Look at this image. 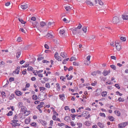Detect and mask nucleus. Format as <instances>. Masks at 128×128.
Returning <instances> with one entry per match:
<instances>
[{
	"label": "nucleus",
	"instance_id": "1",
	"mask_svg": "<svg viewBox=\"0 0 128 128\" xmlns=\"http://www.w3.org/2000/svg\"><path fill=\"white\" fill-rule=\"evenodd\" d=\"M46 94L45 92H42L38 96V98L41 100L42 101L46 98Z\"/></svg>",
	"mask_w": 128,
	"mask_h": 128
},
{
	"label": "nucleus",
	"instance_id": "2",
	"mask_svg": "<svg viewBox=\"0 0 128 128\" xmlns=\"http://www.w3.org/2000/svg\"><path fill=\"white\" fill-rule=\"evenodd\" d=\"M72 31L73 35H74L78 34L79 33L80 30H78L76 28H74L70 29Z\"/></svg>",
	"mask_w": 128,
	"mask_h": 128
},
{
	"label": "nucleus",
	"instance_id": "3",
	"mask_svg": "<svg viewBox=\"0 0 128 128\" xmlns=\"http://www.w3.org/2000/svg\"><path fill=\"white\" fill-rule=\"evenodd\" d=\"M20 67L19 66H17L15 70L12 73L14 74H18L20 70Z\"/></svg>",
	"mask_w": 128,
	"mask_h": 128
},
{
	"label": "nucleus",
	"instance_id": "4",
	"mask_svg": "<svg viewBox=\"0 0 128 128\" xmlns=\"http://www.w3.org/2000/svg\"><path fill=\"white\" fill-rule=\"evenodd\" d=\"M54 56L56 59L58 61H61L62 60L60 57L58 56V53L56 52L54 55Z\"/></svg>",
	"mask_w": 128,
	"mask_h": 128
},
{
	"label": "nucleus",
	"instance_id": "5",
	"mask_svg": "<svg viewBox=\"0 0 128 128\" xmlns=\"http://www.w3.org/2000/svg\"><path fill=\"white\" fill-rule=\"evenodd\" d=\"M94 2V4L96 6H97L98 4L101 5H102L103 4L101 0H95Z\"/></svg>",
	"mask_w": 128,
	"mask_h": 128
},
{
	"label": "nucleus",
	"instance_id": "6",
	"mask_svg": "<svg viewBox=\"0 0 128 128\" xmlns=\"http://www.w3.org/2000/svg\"><path fill=\"white\" fill-rule=\"evenodd\" d=\"M115 46L116 49L118 51H119L121 48V46L120 44L118 43H116Z\"/></svg>",
	"mask_w": 128,
	"mask_h": 128
},
{
	"label": "nucleus",
	"instance_id": "7",
	"mask_svg": "<svg viewBox=\"0 0 128 128\" xmlns=\"http://www.w3.org/2000/svg\"><path fill=\"white\" fill-rule=\"evenodd\" d=\"M119 21L118 18L117 16L114 17L112 19V22L114 23H116L118 22Z\"/></svg>",
	"mask_w": 128,
	"mask_h": 128
},
{
	"label": "nucleus",
	"instance_id": "8",
	"mask_svg": "<svg viewBox=\"0 0 128 128\" xmlns=\"http://www.w3.org/2000/svg\"><path fill=\"white\" fill-rule=\"evenodd\" d=\"M101 90L99 89H98L95 91V95L96 96H99L101 94Z\"/></svg>",
	"mask_w": 128,
	"mask_h": 128
},
{
	"label": "nucleus",
	"instance_id": "9",
	"mask_svg": "<svg viewBox=\"0 0 128 128\" xmlns=\"http://www.w3.org/2000/svg\"><path fill=\"white\" fill-rule=\"evenodd\" d=\"M41 80V82L42 84H44L46 81H47L48 80V79L47 78H44L42 79L41 78L40 79Z\"/></svg>",
	"mask_w": 128,
	"mask_h": 128
},
{
	"label": "nucleus",
	"instance_id": "10",
	"mask_svg": "<svg viewBox=\"0 0 128 128\" xmlns=\"http://www.w3.org/2000/svg\"><path fill=\"white\" fill-rule=\"evenodd\" d=\"M21 8L23 10H25L28 7V5L25 4L20 6Z\"/></svg>",
	"mask_w": 128,
	"mask_h": 128
},
{
	"label": "nucleus",
	"instance_id": "11",
	"mask_svg": "<svg viewBox=\"0 0 128 128\" xmlns=\"http://www.w3.org/2000/svg\"><path fill=\"white\" fill-rule=\"evenodd\" d=\"M38 122L41 123L43 126H45L46 124V122L41 119L39 120Z\"/></svg>",
	"mask_w": 128,
	"mask_h": 128
},
{
	"label": "nucleus",
	"instance_id": "12",
	"mask_svg": "<svg viewBox=\"0 0 128 128\" xmlns=\"http://www.w3.org/2000/svg\"><path fill=\"white\" fill-rule=\"evenodd\" d=\"M110 72V70H109L108 71L104 70L103 72V74L104 76H105L109 74Z\"/></svg>",
	"mask_w": 128,
	"mask_h": 128
},
{
	"label": "nucleus",
	"instance_id": "13",
	"mask_svg": "<svg viewBox=\"0 0 128 128\" xmlns=\"http://www.w3.org/2000/svg\"><path fill=\"white\" fill-rule=\"evenodd\" d=\"M21 108L20 111L22 112L24 111V113H26V107L24 106H21Z\"/></svg>",
	"mask_w": 128,
	"mask_h": 128
},
{
	"label": "nucleus",
	"instance_id": "14",
	"mask_svg": "<svg viewBox=\"0 0 128 128\" xmlns=\"http://www.w3.org/2000/svg\"><path fill=\"white\" fill-rule=\"evenodd\" d=\"M60 55L64 58H66L67 57V55L64 52H61L60 53Z\"/></svg>",
	"mask_w": 128,
	"mask_h": 128
},
{
	"label": "nucleus",
	"instance_id": "15",
	"mask_svg": "<svg viewBox=\"0 0 128 128\" xmlns=\"http://www.w3.org/2000/svg\"><path fill=\"white\" fill-rule=\"evenodd\" d=\"M54 24L53 22H49L46 25V26L47 27L49 28L51 27L52 25H53Z\"/></svg>",
	"mask_w": 128,
	"mask_h": 128
},
{
	"label": "nucleus",
	"instance_id": "16",
	"mask_svg": "<svg viewBox=\"0 0 128 128\" xmlns=\"http://www.w3.org/2000/svg\"><path fill=\"white\" fill-rule=\"evenodd\" d=\"M17 96H20L22 94V93L20 91H16L15 92Z\"/></svg>",
	"mask_w": 128,
	"mask_h": 128
},
{
	"label": "nucleus",
	"instance_id": "17",
	"mask_svg": "<svg viewBox=\"0 0 128 128\" xmlns=\"http://www.w3.org/2000/svg\"><path fill=\"white\" fill-rule=\"evenodd\" d=\"M98 126L100 128H103L104 126V124L103 123H101L100 122H98Z\"/></svg>",
	"mask_w": 128,
	"mask_h": 128
},
{
	"label": "nucleus",
	"instance_id": "18",
	"mask_svg": "<svg viewBox=\"0 0 128 128\" xmlns=\"http://www.w3.org/2000/svg\"><path fill=\"white\" fill-rule=\"evenodd\" d=\"M65 8L67 11H69L71 10V7L70 6H65Z\"/></svg>",
	"mask_w": 128,
	"mask_h": 128
},
{
	"label": "nucleus",
	"instance_id": "19",
	"mask_svg": "<svg viewBox=\"0 0 128 128\" xmlns=\"http://www.w3.org/2000/svg\"><path fill=\"white\" fill-rule=\"evenodd\" d=\"M88 112L87 111H84L82 112V115L84 116H85L87 115L88 114Z\"/></svg>",
	"mask_w": 128,
	"mask_h": 128
},
{
	"label": "nucleus",
	"instance_id": "20",
	"mask_svg": "<svg viewBox=\"0 0 128 128\" xmlns=\"http://www.w3.org/2000/svg\"><path fill=\"white\" fill-rule=\"evenodd\" d=\"M107 28L104 26H100V29L102 31H104L105 30L106 28Z\"/></svg>",
	"mask_w": 128,
	"mask_h": 128
},
{
	"label": "nucleus",
	"instance_id": "21",
	"mask_svg": "<svg viewBox=\"0 0 128 128\" xmlns=\"http://www.w3.org/2000/svg\"><path fill=\"white\" fill-rule=\"evenodd\" d=\"M122 18L124 20H128V16L125 15H122Z\"/></svg>",
	"mask_w": 128,
	"mask_h": 128
},
{
	"label": "nucleus",
	"instance_id": "22",
	"mask_svg": "<svg viewBox=\"0 0 128 128\" xmlns=\"http://www.w3.org/2000/svg\"><path fill=\"white\" fill-rule=\"evenodd\" d=\"M90 63V62L88 60H85L84 61V64L87 66H88Z\"/></svg>",
	"mask_w": 128,
	"mask_h": 128
},
{
	"label": "nucleus",
	"instance_id": "23",
	"mask_svg": "<svg viewBox=\"0 0 128 128\" xmlns=\"http://www.w3.org/2000/svg\"><path fill=\"white\" fill-rule=\"evenodd\" d=\"M21 54V52H18L16 54V56L17 58H19Z\"/></svg>",
	"mask_w": 128,
	"mask_h": 128
},
{
	"label": "nucleus",
	"instance_id": "24",
	"mask_svg": "<svg viewBox=\"0 0 128 128\" xmlns=\"http://www.w3.org/2000/svg\"><path fill=\"white\" fill-rule=\"evenodd\" d=\"M114 112L116 114L117 116H120V112L118 110H116Z\"/></svg>",
	"mask_w": 128,
	"mask_h": 128
},
{
	"label": "nucleus",
	"instance_id": "25",
	"mask_svg": "<svg viewBox=\"0 0 128 128\" xmlns=\"http://www.w3.org/2000/svg\"><path fill=\"white\" fill-rule=\"evenodd\" d=\"M86 3L87 4L89 5L90 6H92L94 5L93 4L92 2L88 0H87L86 1Z\"/></svg>",
	"mask_w": 128,
	"mask_h": 128
},
{
	"label": "nucleus",
	"instance_id": "26",
	"mask_svg": "<svg viewBox=\"0 0 128 128\" xmlns=\"http://www.w3.org/2000/svg\"><path fill=\"white\" fill-rule=\"evenodd\" d=\"M82 30L83 31L84 33L86 32L87 30V27L86 26H84L82 28Z\"/></svg>",
	"mask_w": 128,
	"mask_h": 128
},
{
	"label": "nucleus",
	"instance_id": "27",
	"mask_svg": "<svg viewBox=\"0 0 128 128\" xmlns=\"http://www.w3.org/2000/svg\"><path fill=\"white\" fill-rule=\"evenodd\" d=\"M56 88L57 90L58 91L59 90L60 88L59 84L58 83H57L56 84Z\"/></svg>",
	"mask_w": 128,
	"mask_h": 128
},
{
	"label": "nucleus",
	"instance_id": "28",
	"mask_svg": "<svg viewBox=\"0 0 128 128\" xmlns=\"http://www.w3.org/2000/svg\"><path fill=\"white\" fill-rule=\"evenodd\" d=\"M107 92H103L102 93V95L103 97H105L107 95Z\"/></svg>",
	"mask_w": 128,
	"mask_h": 128
},
{
	"label": "nucleus",
	"instance_id": "29",
	"mask_svg": "<svg viewBox=\"0 0 128 128\" xmlns=\"http://www.w3.org/2000/svg\"><path fill=\"white\" fill-rule=\"evenodd\" d=\"M27 70L29 71H32L33 70V68L31 66H29Z\"/></svg>",
	"mask_w": 128,
	"mask_h": 128
},
{
	"label": "nucleus",
	"instance_id": "30",
	"mask_svg": "<svg viewBox=\"0 0 128 128\" xmlns=\"http://www.w3.org/2000/svg\"><path fill=\"white\" fill-rule=\"evenodd\" d=\"M65 32L63 29L60 30L59 32V33L60 35H63L64 33Z\"/></svg>",
	"mask_w": 128,
	"mask_h": 128
},
{
	"label": "nucleus",
	"instance_id": "31",
	"mask_svg": "<svg viewBox=\"0 0 128 128\" xmlns=\"http://www.w3.org/2000/svg\"><path fill=\"white\" fill-rule=\"evenodd\" d=\"M32 98L33 100H36L38 98V97L36 95L34 94L32 96Z\"/></svg>",
	"mask_w": 128,
	"mask_h": 128
},
{
	"label": "nucleus",
	"instance_id": "32",
	"mask_svg": "<svg viewBox=\"0 0 128 128\" xmlns=\"http://www.w3.org/2000/svg\"><path fill=\"white\" fill-rule=\"evenodd\" d=\"M30 122V120L29 119H26L25 120V123L26 124H28Z\"/></svg>",
	"mask_w": 128,
	"mask_h": 128
},
{
	"label": "nucleus",
	"instance_id": "33",
	"mask_svg": "<svg viewBox=\"0 0 128 128\" xmlns=\"http://www.w3.org/2000/svg\"><path fill=\"white\" fill-rule=\"evenodd\" d=\"M18 19L19 20L22 24H25L26 22L24 21L22 19L20 18H18Z\"/></svg>",
	"mask_w": 128,
	"mask_h": 128
},
{
	"label": "nucleus",
	"instance_id": "34",
	"mask_svg": "<svg viewBox=\"0 0 128 128\" xmlns=\"http://www.w3.org/2000/svg\"><path fill=\"white\" fill-rule=\"evenodd\" d=\"M46 25V24L43 21L40 22V25L41 26L43 27Z\"/></svg>",
	"mask_w": 128,
	"mask_h": 128
},
{
	"label": "nucleus",
	"instance_id": "35",
	"mask_svg": "<svg viewBox=\"0 0 128 128\" xmlns=\"http://www.w3.org/2000/svg\"><path fill=\"white\" fill-rule=\"evenodd\" d=\"M60 79L62 81H65L66 79V77L63 76H60Z\"/></svg>",
	"mask_w": 128,
	"mask_h": 128
},
{
	"label": "nucleus",
	"instance_id": "36",
	"mask_svg": "<svg viewBox=\"0 0 128 128\" xmlns=\"http://www.w3.org/2000/svg\"><path fill=\"white\" fill-rule=\"evenodd\" d=\"M47 36L49 38H52L53 37V35L51 33H48Z\"/></svg>",
	"mask_w": 128,
	"mask_h": 128
},
{
	"label": "nucleus",
	"instance_id": "37",
	"mask_svg": "<svg viewBox=\"0 0 128 128\" xmlns=\"http://www.w3.org/2000/svg\"><path fill=\"white\" fill-rule=\"evenodd\" d=\"M43 107V104H39L38 105L37 107L36 108L38 109H40V108L42 107Z\"/></svg>",
	"mask_w": 128,
	"mask_h": 128
},
{
	"label": "nucleus",
	"instance_id": "38",
	"mask_svg": "<svg viewBox=\"0 0 128 128\" xmlns=\"http://www.w3.org/2000/svg\"><path fill=\"white\" fill-rule=\"evenodd\" d=\"M108 118L111 121H113L114 120V118L112 116H110L108 117Z\"/></svg>",
	"mask_w": 128,
	"mask_h": 128
},
{
	"label": "nucleus",
	"instance_id": "39",
	"mask_svg": "<svg viewBox=\"0 0 128 128\" xmlns=\"http://www.w3.org/2000/svg\"><path fill=\"white\" fill-rule=\"evenodd\" d=\"M12 3L10 4V2H8V9H11L12 7Z\"/></svg>",
	"mask_w": 128,
	"mask_h": 128
},
{
	"label": "nucleus",
	"instance_id": "40",
	"mask_svg": "<svg viewBox=\"0 0 128 128\" xmlns=\"http://www.w3.org/2000/svg\"><path fill=\"white\" fill-rule=\"evenodd\" d=\"M84 124L87 126H89L90 125V124L88 122L86 121L85 122Z\"/></svg>",
	"mask_w": 128,
	"mask_h": 128
},
{
	"label": "nucleus",
	"instance_id": "41",
	"mask_svg": "<svg viewBox=\"0 0 128 128\" xmlns=\"http://www.w3.org/2000/svg\"><path fill=\"white\" fill-rule=\"evenodd\" d=\"M14 94H12L9 97V99L10 100H11L14 98Z\"/></svg>",
	"mask_w": 128,
	"mask_h": 128
},
{
	"label": "nucleus",
	"instance_id": "42",
	"mask_svg": "<svg viewBox=\"0 0 128 128\" xmlns=\"http://www.w3.org/2000/svg\"><path fill=\"white\" fill-rule=\"evenodd\" d=\"M118 100L120 102H123L124 101V98L120 97L118 98Z\"/></svg>",
	"mask_w": 128,
	"mask_h": 128
},
{
	"label": "nucleus",
	"instance_id": "43",
	"mask_svg": "<svg viewBox=\"0 0 128 128\" xmlns=\"http://www.w3.org/2000/svg\"><path fill=\"white\" fill-rule=\"evenodd\" d=\"M82 25H81L80 23H79L78 25V26L76 28L78 30H80L81 28L82 27Z\"/></svg>",
	"mask_w": 128,
	"mask_h": 128
},
{
	"label": "nucleus",
	"instance_id": "44",
	"mask_svg": "<svg viewBox=\"0 0 128 128\" xmlns=\"http://www.w3.org/2000/svg\"><path fill=\"white\" fill-rule=\"evenodd\" d=\"M45 87L48 88H49L50 87V84L48 83H47L45 84Z\"/></svg>",
	"mask_w": 128,
	"mask_h": 128
},
{
	"label": "nucleus",
	"instance_id": "45",
	"mask_svg": "<svg viewBox=\"0 0 128 128\" xmlns=\"http://www.w3.org/2000/svg\"><path fill=\"white\" fill-rule=\"evenodd\" d=\"M70 118V117L68 116H66L64 118V120L66 121H68V120Z\"/></svg>",
	"mask_w": 128,
	"mask_h": 128
},
{
	"label": "nucleus",
	"instance_id": "46",
	"mask_svg": "<svg viewBox=\"0 0 128 128\" xmlns=\"http://www.w3.org/2000/svg\"><path fill=\"white\" fill-rule=\"evenodd\" d=\"M111 68L113 69L116 70V66L114 65H112L110 66Z\"/></svg>",
	"mask_w": 128,
	"mask_h": 128
},
{
	"label": "nucleus",
	"instance_id": "47",
	"mask_svg": "<svg viewBox=\"0 0 128 128\" xmlns=\"http://www.w3.org/2000/svg\"><path fill=\"white\" fill-rule=\"evenodd\" d=\"M34 27H36L38 24V23L37 22H36L35 23H32Z\"/></svg>",
	"mask_w": 128,
	"mask_h": 128
},
{
	"label": "nucleus",
	"instance_id": "48",
	"mask_svg": "<svg viewBox=\"0 0 128 128\" xmlns=\"http://www.w3.org/2000/svg\"><path fill=\"white\" fill-rule=\"evenodd\" d=\"M76 60V59L74 57H71L70 59V60L71 61H72L73 60Z\"/></svg>",
	"mask_w": 128,
	"mask_h": 128
},
{
	"label": "nucleus",
	"instance_id": "49",
	"mask_svg": "<svg viewBox=\"0 0 128 128\" xmlns=\"http://www.w3.org/2000/svg\"><path fill=\"white\" fill-rule=\"evenodd\" d=\"M1 94L2 95V97L4 98L6 96V95L5 93L4 92H2L1 93Z\"/></svg>",
	"mask_w": 128,
	"mask_h": 128
},
{
	"label": "nucleus",
	"instance_id": "50",
	"mask_svg": "<svg viewBox=\"0 0 128 128\" xmlns=\"http://www.w3.org/2000/svg\"><path fill=\"white\" fill-rule=\"evenodd\" d=\"M16 40L18 42H21L22 40L21 38L20 37H18Z\"/></svg>",
	"mask_w": 128,
	"mask_h": 128
},
{
	"label": "nucleus",
	"instance_id": "51",
	"mask_svg": "<svg viewBox=\"0 0 128 128\" xmlns=\"http://www.w3.org/2000/svg\"><path fill=\"white\" fill-rule=\"evenodd\" d=\"M97 84V82L94 81V83H92L91 84V85L92 86H95Z\"/></svg>",
	"mask_w": 128,
	"mask_h": 128
},
{
	"label": "nucleus",
	"instance_id": "52",
	"mask_svg": "<svg viewBox=\"0 0 128 128\" xmlns=\"http://www.w3.org/2000/svg\"><path fill=\"white\" fill-rule=\"evenodd\" d=\"M59 96L60 98H61V99H63V98H64V94H60L59 95Z\"/></svg>",
	"mask_w": 128,
	"mask_h": 128
},
{
	"label": "nucleus",
	"instance_id": "53",
	"mask_svg": "<svg viewBox=\"0 0 128 128\" xmlns=\"http://www.w3.org/2000/svg\"><path fill=\"white\" fill-rule=\"evenodd\" d=\"M14 78L12 77H11L9 79V80L10 82H11L14 81Z\"/></svg>",
	"mask_w": 128,
	"mask_h": 128
},
{
	"label": "nucleus",
	"instance_id": "54",
	"mask_svg": "<svg viewBox=\"0 0 128 128\" xmlns=\"http://www.w3.org/2000/svg\"><path fill=\"white\" fill-rule=\"evenodd\" d=\"M73 65L75 66H78V63L76 62H73Z\"/></svg>",
	"mask_w": 128,
	"mask_h": 128
},
{
	"label": "nucleus",
	"instance_id": "55",
	"mask_svg": "<svg viewBox=\"0 0 128 128\" xmlns=\"http://www.w3.org/2000/svg\"><path fill=\"white\" fill-rule=\"evenodd\" d=\"M77 125L78 126V127L80 128L82 127V124L81 123H77Z\"/></svg>",
	"mask_w": 128,
	"mask_h": 128
},
{
	"label": "nucleus",
	"instance_id": "56",
	"mask_svg": "<svg viewBox=\"0 0 128 128\" xmlns=\"http://www.w3.org/2000/svg\"><path fill=\"white\" fill-rule=\"evenodd\" d=\"M100 116H103L104 117H106V115L104 113H100Z\"/></svg>",
	"mask_w": 128,
	"mask_h": 128
},
{
	"label": "nucleus",
	"instance_id": "57",
	"mask_svg": "<svg viewBox=\"0 0 128 128\" xmlns=\"http://www.w3.org/2000/svg\"><path fill=\"white\" fill-rule=\"evenodd\" d=\"M120 39L123 41H125L126 40V38L125 37H122L120 38Z\"/></svg>",
	"mask_w": 128,
	"mask_h": 128
},
{
	"label": "nucleus",
	"instance_id": "58",
	"mask_svg": "<svg viewBox=\"0 0 128 128\" xmlns=\"http://www.w3.org/2000/svg\"><path fill=\"white\" fill-rule=\"evenodd\" d=\"M31 125L32 126H34V127H36V124L35 122H32L31 124Z\"/></svg>",
	"mask_w": 128,
	"mask_h": 128
},
{
	"label": "nucleus",
	"instance_id": "59",
	"mask_svg": "<svg viewBox=\"0 0 128 128\" xmlns=\"http://www.w3.org/2000/svg\"><path fill=\"white\" fill-rule=\"evenodd\" d=\"M26 69H24V71L22 72V73L24 75H25L26 74Z\"/></svg>",
	"mask_w": 128,
	"mask_h": 128
},
{
	"label": "nucleus",
	"instance_id": "60",
	"mask_svg": "<svg viewBox=\"0 0 128 128\" xmlns=\"http://www.w3.org/2000/svg\"><path fill=\"white\" fill-rule=\"evenodd\" d=\"M46 88L43 87H40V91L41 90H44Z\"/></svg>",
	"mask_w": 128,
	"mask_h": 128
},
{
	"label": "nucleus",
	"instance_id": "61",
	"mask_svg": "<svg viewBox=\"0 0 128 128\" xmlns=\"http://www.w3.org/2000/svg\"><path fill=\"white\" fill-rule=\"evenodd\" d=\"M4 64V62L2 61L1 60H0V65L1 66H2Z\"/></svg>",
	"mask_w": 128,
	"mask_h": 128
},
{
	"label": "nucleus",
	"instance_id": "62",
	"mask_svg": "<svg viewBox=\"0 0 128 128\" xmlns=\"http://www.w3.org/2000/svg\"><path fill=\"white\" fill-rule=\"evenodd\" d=\"M114 86L118 89H120V87L118 84H115Z\"/></svg>",
	"mask_w": 128,
	"mask_h": 128
},
{
	"label": "nucleus",
	"instance_id": "63",
	"mask_svg": "<svg viewBox=\"0 0 128 128\" xmlns=\"http://www.w3.org/2000/svg\"><path fill=\"white\" fill-rule=\"evenodd\" d=\"M116 94L117 95H119L120 96H121L122 95V94L120 93L118 91L116 92Z\"/></svg>",
	"mask_w": 128,
	"mask_h": 128
},
{
	"label": "nucleus",
	"instance_id": "64",
	"mask_svg": "<svg viewBox=\"0 0 128 128\" xmlns=\"http://www.w3.org/2000/svg\"><path fill=\"white\" fill-rule=\"evenodd\" d=\"M122 123L123 124L122 125H124V126H125L127 124H128V122H123V123Z\"/></svg>",
	"mask_w": 128,
	"mask_h": 128
}]
</instances>
